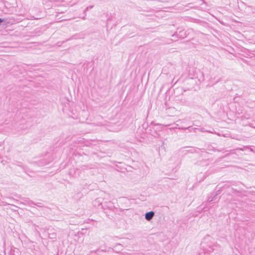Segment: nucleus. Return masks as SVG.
Returning <instances> with one entry per match:
<instances>
[{"mask_svg": "<svg viewBox=\"0 0 255 255\" xmlns=\"http://www.w3.org/2000/svg\"><path fill=\"white\" fill-rule=\"evenodd\" d=\"M204 244V242H202L201 243V246L202 248H204L205 252H206L207 253H211L212 252H213L215 250L220 248L217 245L211 244L209 245L207 248H206V247Z\"/></svg>", "mask_w": 255, "mask_h": 255, "instance_id": "f257e3e1", "label": "nucleus"}, {"mask_svg": "<svg viewBox=\"0 0 255 255\" xmlns=\"http://www.w3.org/2000/svg\"><path fill=\"white\" fill-rule=\"evenodd\" d=\"M29 206L32 207L34 209H36V208L34 206H36L38 207L41 209V210H44L45 208H46L42 203H35L33 201L30 200L28 203Z\"/></svg>", "mask_w": 255, "mask_h": 255, "instance_id": "f03ea898", "label": "nucleus"}, {"mask_svg": "<svg viewBox=\"0 0 255 255\" xmlns=\"http://www.w3.org/2000/svg\"><path fill=\"white\" fill-rule=\"evenodd\" d=\"M112 250L116 253H121L123 254H124L125 252H123L124 250V247L121 244H117L114 247Z\"/></svg>", "mask_w": 255, "mask_h": 255, "instance_id": "7ed1b4c3", "label": "nucleus"}, {"mask_svg": "<svg viewBox=\"0 0 255 255\" xmlns=\"http://www.w3.org/2000/svg\"><path fill=\"white\" fill-rule=\"evenodd\" d=\"M173 37L176 36L179 38H184L187 36L186 32L184 30H181L179 32L176 31L174 34L172 35Z\"/></svg>", "mask_w": 255, "mask_h": 255, "instance_id": "20e7f679", "label": "nucleus"}, {"mask_svg": "<svg viewBox=\"0 0 255 255\" xmlns=\"http://www.w3.org/2000/svg\"><path fill=\"white\" fill-rule=\"evenodd\" d=\"M217 196V194H213L210 197H208L207 202L212 204L213 202H216V201L218 200V198Z\"/></svg>", "mask_w": 255, "mask_h": 255, "instance_id": "39448f33", "label": "nucleus"}, {"mask_svg": "<svg viewBox=\"0 0 255 255\" xmlns=\"http://www.w3.org/2000/svg\"><path fill=\"white\" fill-rule=\"evenodd\" d=\"M154 214H155L154 212H153L152 211L146 212L145 214V219L147 221H149L153 218V217L154 216Z\"/></svg>", "mask_w": 255, "mask_h": 255, "instance_id": "423d86ee", "label": "nucleus"}, {"mask_svg": "<svg viewBox=\"0 0 255 255\" xmlns=\"http://www.w3.org/2000/svg\"><path fill=\"white\" fill-rule=\"evenodd\" d=\"M47 234L50 239H55L56 238V234L53 231V229H48Z\"/></svg>", "mask_w": 255, "mask_h": 255, "instance_id": "0eeeda50", "label": "nucleus"}, {"mask_svg": "<svg viewBox=\"0 0 255 255\" xmlns=\"http://www.w3.org/2000/svg\"><path fill=\"white\" fill-rule=\"evenodd\" d=\"M110 250H112V249L109 248L108 250H107L106 249H98L95 251H92L91 252H94L97 254H100L101 253H104L107 251L109 252Z\"/></svg>", "mask_w": 255, "mask_h": 255, "instance_id": "6e6552de", "label": "nucleus"}, {"mask_svg": "<svg viewBox=\"0 0 255 255\" xmlns=\"http://www.w3.org/2000/svg\"><path fill=\"white\" fill-rule=\"evenodd\" d=\"M132 163H133V165H128V167H130L133 169H136L138 167V166L137 165V164H138V163L137 162L134 163V162L133 160H132Z\"/></svg>", "mask_w": 255, "mask_h": 255, "instance_id": "1a4fd4ad", "label": "nucleus"}, {"mask_svg": "<svg viewBox=\"0 0 255 255\" xmlns=\"http://www.w3.org/2000/svg\"><path fill=\"white\" fill-rule=\"evenodd\" d=\"M246 126H249L250 127L255 128V122H252L251 123H247L246 124Z\"/></svg>", "mask_w": 255, "mask_h": 255, "instance_id": "9d476101", "label": "nucleus"}, {"mask_svg": "<svg viewBox=\"0 0 255 255\" xmlns=\"http://www.w3.org/2000/svg\"><path fill=\"white\" fill-rule=\"evenodd\" d=\"M181 103L184 105H188L189 104L188 102L185 99H181Z\"/></svg>", "mask_w": 255, "mask_h": 255, "instance_id": "9b49d317", "label": "nucleus"}, {"mask_svg": "<svg viewBox=\"0 0 255 255\" xmlns=\"http://www.w3.org/2000/svg\"><path fill=\"white\" fill-rule=\"evenodd\" d=\"M250 148L249 146H244L243 148H240V150L242 151H246L249 150Z\"/></svg>", "mask_w": 255, "mask_h": 255, "instance_id": "f8f14e48", "label": "nucleus"}, {"mask_svg": "<svg viewBox=\"0 0 255 255\" xmlns=\"http://www.w3.org/2000/svg\"><path fill=\"white\" fill-rule=\"evenodd\" d=\"M249 151L255 153V146L251 147L250 146Z\"/></svg>", "mask_w": 255, "mask_h": 255, "instance_id": "ddd939ff", "label": "nucleus"}, {"mask_svg": "<svg viewBox=\"0 0 255 255\" xmlns=\"http://www.w3.org/2000/svg\"><path fill=\"white\" fill-rule=\"evenodd\" d=\"M248 119V118H246V117L245 116H241V120H242V121H243L244 120H246V119Z\"/></svg>", "mask_w": 255, "mask_h": 255, "instance_id": "4468645a", "label": "nucleus"}, {"mask_svg": "<svg viewBox=\"0 0 255 255\" xmlns=\"http://www.w3.org/2000/svg\"><path fill=\"white\" fill-rule=\"evenodd\" d=\"M197 2L201 1L202 2V3H205V1L204 0H196Z\"/></svg>", "mask_w": 255, "mask_h": 255, "instance_id": "2eb2a0df", "label": "nucleus"}, {"mask_svg": "<svg viewBox=\"0 0 255 255\" xmlns=\"http://www.w3.org/2000/svg\"><path fill=\"white\" fill-rule=\"evenodd\" d=\"M209 150H211L210 149H209ZM213 151H218L219 152H220L222 150H218V149H216L215 148L213 147V149H212Z\"/></svg>", "mask_w": 255, "mask_h": 255, "instance_id": "dca6fc26", "label": "nucleus"}, {"mask_svg": "<svg viewBox=\"0 0 255 255\" xmlns=\"http://www.w3.org/2000/svg\"><path fill=\"white\" fill-rule=\"evenodd\" d=\"M9 255H15L14 254V252L10 251L9 253Z\"/></svg>", "mask_w": 255, "mask_h": 255, "instance_id": "f3484780", "label": "nucleus"}, {"mask_svg": "<svg viewBox=\"0 0 255 255\" xmlns=\"http://www.w3.org/2000/svg\"><path fill=\"white\" fill-rule=\"evenodd\" d=\"M193 150H195V149H191V150H187L186 151L187 152H190L191 153H193Z\"/></svg>", "mask_w": 255, "mask_h": 255, "instance_id": "a211bd4d", "label": "nucleus"}, {"mask_svg": "<svg viewBox=\"0 0 255 255\" xmlns=\"http://www.w3.org/2000/svg\"><path fill=\"white\" fill-rule=\"evenodd\" d=\"M220 193V190H217L215 194H217V195H219Z\"/></svg>", "mask_w": 255, "mask_h": 255, "instance_id": "6ab92c4d", "label": "nucleus"}, {"mask_svg": "<svg viewBox=\"0 0 255 255\" xmlns=\"http://www.w3.org/2000/svg\"><path fill=\"white\" fill-rule=\"evenodd\" d=\"M4 21V19L1 18H0V23L3 22Z\"/></svg>", "mask_w": 255, "mask_h": 255, "instance_id": "aec40b11", "label": "nucleus"}, {"mask_svg": "<svg viewBox=\"0 0 255 255\" xmlns=\"http://www.w3.org/2000/svg\"><path fill=\"white\" fill-rule=\"evenodd\" d=\"M89 10V8H88L87 7L85 9L84 11V13H85L86 11H87V10Z\"/></svg>", "mask_w": 255, "mask_h": 255, "instance_id": "412c9836", "label": "nucleus"}, {"mask_svg": "<svg viewBox=\"0 0 255 255\" xmlns=\"http://www.w3.org/2000/svg\"><path fill=\"white\" fill-rule=\"evenodd\" d=\"M89 10V8H88L87 7L85 9L84 11V13H85L86 11H87V10Z\"/></svg>", "mask_w": 255, "mask_h": 255, "instance_id": "4be33fe9", "label": "nucleus"}, {"mask_svg": "<svg viewBox=\"0 0 255 255\" xmlns=\"http://www.w3.org/2000/svg\"><path fill=\"white\" fill-rule=\"evenodd\" d=\"M89 10V8H88L87 7L85 9L84 11V13H85L86 11H87V10Z\"/></svg>", "mask_w": 255, "mask_h": 255, "instance_id": "5701e85b", "label": "nucleus"}, {"mask_svg": "<svg viewBox=\"0 0 255 255\" xmlns=\"http://www.w3.org/2000/svg\"><path fill=\"white\" fill-rule=\"evenodd\" d=\"M93 5H90L89 6H88L87 7L89 9H91L92 8H93Z\"/></svg>", "mask_w": 255, "mask_h": 255, "instance_id": "b1692460", "label": "nucleus"}, {"mask_svg": "<svg viewBox=\"0 0 255 255\" xmlns=\"http://www.w3.org/2000/svg\"><path fill=\"white\" fill-rule=\"evenodd\" d=\"M209 237H210V236H209V235H208V236H207V237L205 238V239H204V240H207V238H209Z\"/></svg>", "mask_w": 255, "mask_h": 255, "instance_id": "393cba45", "label": "nucleus"}, {"mask_svg": "<svg viewBox=\"0 0 255 255\" xmlns=\"http://www.w3.org/2000/svg\"><path fill=\"white\" fill-rule=\"evenodd\" d=\"M83 19H85V17H83Z\"/></svg>", "mask_w": 255, "mask_h": 255, "instance_id": "a878e982", "label": "nucleus"}, {"mask_svg": "<svg viewBox=\"0 0 255 255\" xmlns=\"http://www.w3.org/2000/svg\"><path fill=\"white\" fill-rule=\"evenodd\" d=\"M128 96V94H127V95L126 96V98H127Z\"/></svg>", "mask_w": 255, "mask_h": 255, "instance_id": "bb28decb", "label": "nucleus"}]
</instances>
